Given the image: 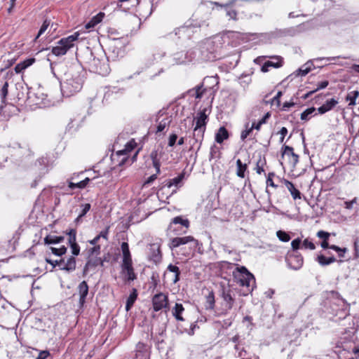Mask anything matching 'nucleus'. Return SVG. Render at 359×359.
Returning a JSON list of instances; mask_svg holds the SVG:
<instances>
[{
	"instance_id": "49530a36",
	"label": "nucleus",
	"mask_w": 359,
	"mask_h": 359,
	"mask_svg": "<svg viewBox=\"0 0 359 359\" xmlns=\"http://www.w3.org/2000/svg\"><path fill=\"white\" fill-rule=\"evenodd\" d=\"M302 248L313 250L316 249V245L313 243L306 238L302 242Z\"/></svg>"
},
{
	"instance_id": "dca6fc26",
	"label": "nucleus",
	"mask_w": 359,
	"mask_h": 359,
	"mask_svg": "<svg viewBox=\"0 0 359 359\" xmlns=\"http://www.w3.org/2000/svg\"><path fill=\"white\" fill-rule=\"evenodd\" d=\"M149 355V353L147 346L142 342L137 343L135 348L136 358L148 359Z\"/></svg>"
},
{
	"instance_id": "c03bdc74",
	"label": "nucleus",
	"mask_w": 359,
	"mask_h": 359,
	"mask_svg": "<svg viewBox=\"0 0 359 359\" xmlns=\"http://www.w3.org/2000/svg\"><path fill=\"white\" fill-rule=\"evenodd\" d=\"M8 83L6 81L1 89V97L3 102H5V99L8 95Z\"/></svg>"
},
{
	"instance_id": "393cba45",
	"label": "nucleus",
	"mask_w": 359,
	"mask_h": 359,
	"mask_svg": "<svg viewBox=\"0 0 359 359\" xmlns=\"http://www.w3.org/2000/svg\"><path fill=\"white\" fill-rule=\"evenodd\" d=\"M136 147V142L134 140H131L128 142H127V144L125 145V148L122 150L118 151L116 152V154L118 156L127 154L128 153L133 151Z\"/></svg>"
},
{
	"instance_id": "8fccbe9b",
	"label": "nucleus",
	"mask_w": 359,
	"mask_h": 359,
	"mask_svg": "<svg viewBox=\"0 0 359 359\" xmlns=\"http://www.w3.org/2000/svg\"><path fill=\"white\" fill-rule=\"evenodd\" d=\"M264 163H265L264 161H262L261 159H259L257 161V165H256V168H255L257 173L261 174L263 172H264V168H263Z\"/></svg>"
},
{
	"instance_id": "6ab92c4d",
	"label": "nucleus",
	"mask_w": 359,
	"mask_h": 359,
	"mask_svg": "<svg viewBox=\"0 0 359 359\" xmlns=\"http://www.w3.org/2000/svg\"><path fill=\"white\" fill-rule=\"evenodd\" d=\"M338 103V100L334 98L327 100L325 104L318 108V111L319 114H323L332 110Z\"/></svg>"
},
{
	"instance_id": "6e6d98bb",
	"label": "nucleus",
	"mask_w": 359,
	"mask_h": 359,
	"mask_svg": "<svg viewBox=\"0 0 359 359\" xmlns=\"http://www.w3.org/2000/svg\"><path fill=\"white\" fill-rule=\"evenodd\" d=\"M330 233L328 232H326L325 231H319L318 233H317V236L319 238H321L323 239V241L325 240H328L329 237H330Z\"/></svg>"
},
{
	"instance_id": "1a4fd4ad",
	"label": "nucleus",
	"mask_w": 359,
	"mask_h": 359,
	"mask_svg": "<svg viewBox=\"0 0 359 359\" xmlns=\"http://www.w3.org/2000/svg\"><path fill=\"white\" fill-rule=\"evenodd\" d=\"M28 99L34 104L41 106L45 104L44 100L46 99V95H45L40 88H37L36 90H29L27 93Z\"/></svg>"
},
{
	"instance_id": "a18cd8bd",
	"label": "nucleus",
	"mask_w": 359,
	"mask_h": 359,
	"mask_svg": "<svg viewBox=\"0 0 359 359\" xmlns=\"http://www.w3.org/2000/svg\"><path fill=\"white\" fill-rule=\"evenodd\" d=\"M302 243L301 238H297L291 242V247L293 252H296L300 248V245Z\"/></svg>"
},
{
	"instance_id": "7ed1b4c3",
	"label": "nucleus",
	"mask_w": 359,
	"mask_h": 359,
	"mask_svg": "<svg viewBox=\"0 0 359 359\" xmlns=\"http://www.w3.org/2000/svg\"><path fill=\"white\" fill-rule=\"evenodd\" d=\"M79 34L75 32L74 34L61 39L57 45L52 48V53L56 56H62L67 53V50L73 47L74 42L78 39Z\"/></svg>"
},
{
	"instance_id": "f704fd0d",
	"label": "nucleus",
	"mask_w": 359,
	"mask_h": 359,
	"mask_svg": "<svg viewBox=\"0 0 359 359\" xmlns=\"http://www.w3.org/2000/svg\"><path fill=\"white\" fill-rule=\"evenodd\" d=\"M358 95L359 92L357 90H353L346 95V100L350 102L349 105L354 106L356 104L355 101Z\"/></svg>"
},
{
	"instance_id": "3c124183",
	"label": "nucleus",
	"mask_w": 359,
	"mask_h": 359,
	"mask_svg": "<svg viewBox=\"0 0 359 359\" xmlns=\"http://www.w3.org/2000/svg\"><path fill=\"white\" fill-rule=\"evenodd\" d=\"M49 25H50V22L48 20H45L43 22V25H41V27L39 31L36 38H39L42 34H43L46 32V30L48 27Z\"/></svg>"
},
{
	"instance_id": "f3484780",
	"label": "nucleus",
	"mask_w": 359,
	"mask_h": 359,
	"mask_svg": "<svg viewBox=\"0 0 359 359\" xmlns=\"http://www.w3.org/2000/svg\"><path fill=\"white\" fill-rule=\"evenodd\" d=\"M121 250L123 253V264L122 266L132 264V258L130 252L129 250V245L128 243L123 242L121 243Z\"/></svg>"
},
{
	"instance_id": "09e8293b",
	"label": "nucleus",
	"mask_w": 359,
	"mask_h": 359,
	"mask_svg": "<svg viewBox=\"0 0 359 359\" xmlns=\"http://www.w3.org/2000/svg\"><path fill=\"white\" fill-rule=\"evenodd\" d=\"M275 176V174L273 172H269L268 174V177L266 179V185L267 187L270 186L272 187H277V185L274 184L273 181V177Z\"/></svg>"
},
{
	"instance_id": "e2e57ef3",
	"label": "nucleus",
	"mask_w": 359,
	"mask_h": 359,
	"mask_svg": "<svg viewBox=\"0 0 359 359\" xmlns=\"http://www.w3.org/2000/svg\"><path fill=\"white\" fill-rule=\"evenodd\" d=\"M109 226H107L106 229L103 231H102L97 236H100V238H104L105 240H107L108 239V233H109Z\"/></svg>"
},
{
	"instance_id": "c9c22d12",
	"label": "nucleus",
	"mask_w": 359,
	"mask_h": 359,
	"mask_svg": "<svg viewBox=\"0 0 359 359\" xmlns=\"http://www.w3.org/2000/svg\"><path fill=\"white\" fill-rule=\"evenodd\" d=\"M316 111L315 107H310L306 109L301 114V119L302 121H308L310 118L311 115Z\"/></svg>"
},
{
	"instance_id": "a211bd4d",
	"label": "nucleus",
	"mask_w": 359,
	"mask_h": 359,
	"mask_svg": "<svg viewBox=\"0 0 359 359\" xmlns=\"http://www.w3.org/2000/svg\"><path fill=\"white\" fill-rule=\"evenodd\" d=\"M208 115L206 114V109H203L197 114L196 117L194 118L195 127L205 128L207 124Z\"/></svg>"
},
{
	"instance_id": "69168bd1",
	"label": "nucleus",
	"mask_w": 359,
	"mask_h": 359,
	"mask_svg": "<svg viewBox=\"0 0 359 359\" xmlns=\"http://www.w3.org/2000/svg\"><path fill=\"white\" fill-rule=\"evenodd\" d=\"M34 62H35L34 58H29V59H27V60H24L23 62H22V63L23 64L24 67L26 69V68L29 67V66H31Z\"/></svg>"
},
{
	"instance_id": "4c0bfd02",
	"label": "nucleus",
	"mask_w": 359,
	"mask_h": 359,
	"mask_svg": "<svg viewBox=\"0 0 359 359\" xmlns=\"http://www.w3.org/2000/svg\"><path fill=\"white\" fill-rule=\"evenodd\" d=\"M215 296L212 292H210L206 297L207 309H212L215 306Z\"/></svg>"
},
{
	"instance_id": "a878e982",
	"label": "nucleus",
	"mask_w": 359,
	"mask_h": 359,
	"mask_svg": "<svg viewBox=\"0 0 359 359\" xmlns=\"http://www.w3.org/2000/svg\"><path fill=\"white\" fill-rule=\"evenodd\" d=\"M104 16V13H99L97 15H95L86 25V29H90L94 27L96 25L100 23Z\"/></svg>"
},
{
	"instance_id": "473e14b6",
	"label": "nucleus",
	"mask_w": 359,
	"mask_h": 359,
	"mask_svg": "<svg viewBox=\"0 0 359 359\" xmlns=\"http://www.w3.org/2000/svg\"><path fill=\"white\" fill-rule=\"evenodd\" d=\"M123 270L126 271L127 280L129 281L134 280L136 278V275L134 273L133 264L129 265L122 266Z\"/></svg>"
},
{
	"instance_id": "680f3d73",
	"label": "nucleus",
	"mask_w": 359,
	"mask_h": 359,
	"mask_svg": "<svg viewBox=\"0 0 359 359\" xmlns=\"http://www.w3.org/2000/svg\"><path fill=\"white\" fill-rule=\"evenodd\" d=\"M328 84L329 82L327 80L318 83L317 88L315 89L316 92L319 90L325 88L328 86Z\"/></svg>"
},
{
	"instance_id": "de8ad7c7",
	"label": "nucleus",
	"mask_w": 359,
	"mask_h": 359,
	"mask_svg": "<svg viewBox=\"0 0 359 359\" xmlns=\"http://www.w3.org/2000/svg\"><path fill=\"white\" fill-rule=\"evenodd\" d=\"M169 123L170 121L168 118L162 120L157 126V132H162Z\"/></svg>"
},
{
	"instance_id": "a19ab883",
	"label": "nucleus",
	"mask_w": 359,
	"mask_h": 359,
	"mask_svg": "<svg viewBox=\"0 0 359 359\" xmlns=\"http://www.w3.org/2000/svg\"><path fill=\"white\" fill-rule=\"evenodd\" d=\"M173 60L177 65L183 64L186 62L187 61L185 60V54H184L182 52L175 54L173 57Z\"/></svg>"
},
{
	"instance_id": "0e129e2a",
	"label": "nucleus",
	"mask_w": 359,
	"mask_h": 359,
	"mask_svg": "<svg viewBox=\"0 0 359 359\" xmlns=\"http://www.w3.org/2000/svg\"><path fill=\"white\" fill-rule=\"evenodd\" d=\"M236 12L231 8H229L226 10V15L229 17L230 19L235 20L236 17Z\"/></svg>"
},
{
	"instance_id": "9b49d317",
	"label": "nucleus",
	"mask_w": 359,
	"mask_h": 359,
	"mask_svg": "<svg viewBox=\"0 0 359 359\" xmlns=\"http://www.w3.org/2000/svg\"><path fill=\"white\" fill-rule=\"evenodd\" d=\"M282 157L283 158L284 156H287L289 158L290 163L293 168H294L299 162V156L294 153L293 148L290 146L284 145L282 147Z\"/></svg>"
},
{
	"instance_id": "5fc2aeb1",
	"label": "nucleus",
	"mask_w": 359,
	"mask_h": 359,
	"mask_svg": "<svg viewBox=\"0 0 359 359\" xmlns=\"http://www.w3.org/2000/svg\"><path fill=\"white\" fill-rule=\"evenodd\" d=\"M202 86H197L195 89V97L196 99H201L203 94V90H202Z\"/></svg>"
},
{
	"instance_id": "f03ea898",
	"label": "nucleus",
	"mask_w": 359,
	"mask_h": 359,
	"mask_svg": "<svg viewBox=\"0 0 359 359\" xmlns=\"http://www.w3.org/2000/svg\"><path fill=\"white\" fill-rule=\"evenodd\" d=\"M233 276L241 286L246 287L248 292L253 290L255 285V278L245 266H237L233 271Z\"/></svg>"
},
{
	"instance_id": "7c9ffc66",
	"label": "nucleus",
	"mask_w": 359,
	"mask_h": 359,
	"mask_svg": "<svg viewBox=\"0 0 359 359\" xmlns=\"http://www.w3.org/2000/svg\"><path fill=\"white\" fill-rule=\"evenodd\" d=\"M64 241L63 236H53V235H48L44 238V243L45 244L50 245V244H56L60 243Z\"/></svg>"
},
{
	"instance_id": "39448f33",
	"label": "nucleus",
	"mask_w": 359,
	"mask_h": 359,
	"mask_svg": "<svg viewBox=\"0 0 359 359\" xmlns=\"http://www.w3.org/2000/svg\"><path fill=\"white\" fill-rule=\"evenodd\" d=\"M189 244V250H194L198 245V241L191 236H187L184 237H175L171 239L169 244L171 250L178 248L182 245Z\"/></svg>"
},
{
	"instance_id": "f257e3e1",
	"label": "nucleus",
	"mask_w": 359,
	"mask_h": 359,
	"mask_svg": "<svg viewBox=\"0 0 359 359\" xmlns=\"http://www.w3.org/2000/svg\"><path fill=\"white\" fill-rule=\"evenodd\" d=\"M83 73L79 66H72L65 73L60 81L63 96L71 97L81 90L84 81Z\"/></svg>"
},
{
	"instance_id": "ea45409f",
	"label": "nucleus",
	"mask_w": 359,
	"mask_h": 359,
	"mask_svg": "<svg viewBox=\"0 0 359 359\" xmlns=\"http://www.w3.org/2000/svg\"><path fill=\"white\" fill-rule=\"evenodd\" d=\"M50 250L53 254H54L55 255H57V256H62L67 252V248L64 245L60 248L50 247Z\"/></svg>"
},
{
	"instance_id": "e433bc0d",
	"label": "nucleus",
	"mask_w": 359,
	"mask_h": 359,
	"mask_svg": "<svg viewBox=\"0 0 359 359\" xmlns=\"http://www.w3.org/2000/svg\"><path fill=\"white\" fill-rule=\"evenodd\" d=\"M69 236L68 243L69 245L76 243V231L75 229H70L67 233Z\"/></svg>"
},
{
	"instance_id": "b1692460",
	"label": "nucleus",
	"mask_w": 359,
	"mask_h": 359,
	"mask_svg": "<svg viewBox=\"0 0 359 359\" xmlns=\"http://www.w3.org/2000/svg\"><path fill=\"white\" fill-rule=\"evenodd\" d=\"M205 128L194 127L193 132V138L196 142H199L200 145L203 140Z\"/></svg>"
},
{
	"instance_id": "cd10ccee",
	"label": "nucleus",
	"mask_w": 359,
	"mask_h": 359,
	"mask_svg": "<svg viewBox=\"0 0 359 359\" xmlns=\"http://www.w3.org/2000/svg\"><path fill=\"white\" fill-rule=\"evenodd\" d=\"M236 175L238 177L241 178L245 177V172L248 168V165L246 163H243L241 159H238L236 161Z\"/></svg>"
},
{
	"instance_id": "c85d7f7f",
	"label": "nucleus",
	"mask_w": 359,
	"mask_h": 359,
	"mask_svg": "<svg viewBox=\"0 0 359 359\" xmlns=\"http://www.w3.org/2000/svg\"><path fill=\"white\" fill-rule=\"evenodd\" d=\"M168 271L173 273L172 280L174 283H176L180 280V271L178 266L172 264H169L168 266Z\"/></svg>"
},
{
	"instance_id": "aec40b11",
	"label": "nucleus",
	"mask_w": 359,
	"mask_h": 359,
	"mask_svg": "<svg viewBox=\"0 0 359 359\" xmlns=\"http://www.w3.org/2000/svg\"><path fill=\"white\" fill-rule=\"evenodd\" d=\"M75 180V176H73L71 177V180L68 181V187L71 189H84L90 182V179L88 177H86L83 180H81L80 182H74L72 180Z\"/></svg>"
},
{
	"instance_id": "052dcab7",
	"label": "nucleus",
	"mask_w": 359,
	"mask_h": 359,
	"mask_svg": "<svg viewBox=\"0 0 359 359\" xmlns=\"http://www.w3.org/2000/svg\"><path fill=\"white\" fill-rule=\"evenodd\" d=\"M177 140V135L176 134H172L169 137L168 146L173 147Z\"/></svg>"
},
{
	"instance_id": "412c9836",
	"label": "nucleus",
	"mask_w": 359,
	"mask_h": 359,
	"mask_svg": "<svg viewBox=\"0 0 359 359\" xmlns=\"http://www.w3.org/2000/svg\"><path fill=\"white\" fill-rule=\"evenodd\" d=\"M229 132L226 130V128L224 126L220 127L215 134V141L217 143L221 144L225 140H227L229 138Z\"/></svg>"
},
{
	"instance_id": "f8f14e48",
	"label": "nucleus",
	"mask_w": 359,
	"mask_h": 359,
	"mask_svg": "<svg viewBox=\"0 0 359 359\" xmlns=\"http://www.w3.org/2000/svg\"><path fill=\"white\" fill-rule=\"evenodd\" d=\"M231 292L232 291L230 289L222 288V297L224 302L226 311H229L233 308L235 302Z\"/></svg>"
},
{
	"instance_id": "4468645a",
	"label": "nucleus",
	"mask_w": 359,
	"mask_h": 359,
	"mask_svg": "<svg viewBox=\"0 0 359 359\" xmlns=\"http://www.w3.org/2000/svg\"><path fill=\"white\" fill-rule=\"evenodd\" d=\"M163 154V150H154L150 154V157L152 160L153 166L155 168L157 173H160L161 170V158Z\"/></svg>"
},
{
	"instance_id": "2f4dec72",
	"label": "nucleus",
	"mask_w": 359,
	"mask_h": 359,
	"mask_svg": "<svg viewBox=\"0 0 359 359\" xmlns=\"http://www.w3.org/2000/svg\"><path fill=\"white\" fill-rule=\"evenodd\" d=\"M137 297V290L133 289L130 296L128 297L126 305V310L129 311L135 303Z\"/></svg>"
},
{
	"instance_id": "72a5a7b5",
	"label": "nucleus",
	"mask_w": 359,
	"mask_h": 359,
	"mask_svg": "<svg viewBox=\"0 0 359 359\" xmlns=\"http://www.w3.org/2000/svg\"><path fill=\"white\" fill-rule=\"evenodd\" d=\"M184 175L185 174L183 172L180 173L178 176H177L176 177H174L173 179L170 180L167 182V186L168 187H171L172 186L177 187L184 180Z\"/></svg>"
},
{
	"instance_id": "603ef678",
	"label": "nucleus",
	"mask_w": 359,
	"mask_h": 359,
	"mask_svg": "<svg viewBox=\"0 0 359 359\" xmlns=\"http://www.w3.org/2000/svg\"><path fill=\"white\" fill-rule=\"evenodd\" d=\"M252 131V128H248V123L246 126V129L245 130H243L241 134V140H245Z\"/></svg>"
},
{
	"instance_id": "37998d69",
	"label": "nucleus",
	"mask_w": 359,
	"mask_h": 359,
	"mask_svg": "<svg viewBox=\"0 0 359 359\" xmlns=\"http://www.w3.org/2000/svg\"><path fill=\"white\" fill-rule=\"evenodd\" d=\"M330 249L332 250H334V251H336L337 252H338V255H339V257H344V255L345 253L347 252V249L346 248H341L335 245H332L330 247Z\"/></svg>"
},
{
	"instance_id": "79ce46f5",
	"label": "nucleus",
	"mask_w": 359,
	"mask_h": 359,
	"mask_svg": "<svg viewBox=\"0 0 359 359\" xmlns=\"http://www.w3.org/2000/svg\"><path fill=\"white\" fill-rule=\"evenodd\" d=\"M100 245H94L93 248L88 250V257H97L100 253Z\"/></svg>"
},
{
	"instance_id": "423d86ee",
	"label": "nucleus",
	"mask_w": 359,
	"mask_h": 359,
	"mask_svg": "<svg viewBox=\"0 0 359 359\" xmlns=\"http://www.w3.org/2000/svg\"><path fill=\"white\" fill-rule=\"evenodd\" d=\"M285 261L288 267L293 270L300 269L304 263L302 256L297 252H288L285 257Z\"/></svg>"
},
{
	"instance_id": "774afa93",
	"label": "nucleus",
	"mask_w": 359,
	"mask_h": 359,
	"mask_svg": "<svg viewBox=\"0 0 359 359\" xmlns=\"http://www.w3.org/2000/svg\"><path fill=\"white\" fill-rule=\"evenodd\" d=\"M49 355L50 353L48 351H41L39 353V355L36 358V359H46Z\"/></svg>"
},
{
	"instance_id": "9d476101",
	"label": "nucleus",
	"mask_w": 359,
	"mask_h": 359,
	"mask_svg": "<svg viewBox=\"0 0 359 359\" xmlns=\"http://www.w3.org/2000/svg\"><path fill=\"white\" fill-rule=\"evenodd\" d=\"M59 269L71 273L76 269V262L74 256H70L67 260L65 259H59Z\"/></svg>"
},
{
	"instance_id": "6e6552de",
	"label": "nucleus",
	"mask_w": 359,
	"mask_h": 359,
	"mask_svg": "<svg viewBox=\"0 0 359 359\" xmlns=\"http://www.w3.org/2000/svg\"><path fill=\"white\" fill-rule=\"evenodd\" d=\"M153 308L155 311H158L168 305V297L163 293L155 294L152 299Z\"/></svg>"
},
{
	"instance_id": "58836bf2",
	"label": "nucleus",
	"mask_w": 359,
	"mask_h": 359,
	"mask_svg": "<svg viewBox=\"0 0 359 359\" xmlns=\"http://www.w3.org/2000/svg\"><path fill=\"white\" fill-rule=\"evenodd\" d=\"M276 236L280 241L288 242L290 240V235L283 231L279 230L276 232Z\"/></svg>"
},
{
	"instance_id": "c756f323",
	"label": "nucleus",
	"mask_w": 359,
	"mask_h": 359,
	"mask_svg": "<svg viewBox=\"0 0 359 359\" xmlns=\"http://www.w3.org/2000/svg\"><path fill=\"white\" fill-rule=\"evenodd\" d=\"M278 60V62H273L271 61H267L266 62L262 67L261 70L263 72H267L269 71V67H274V68H278L282 66V61L279 57H277Z\"/></svg>"
},
{
	"instance_id": "4be33fe9",
	"label": "nucleus",
	"mask_w": 359,
	"mask_h": 359,
	"mask_svg": "<svg viewBox=\"0 0 359 359\" xmlns=\"http://www.w3.org/2000/svg\"><path fill=\"white\" fill-rule=\"evenodd\" d=\"M184 311V308L182 304L176 303L172 309V313L175 318L178 321H184V319L182 314Z\"/></svg>"
},
{
	"instance_id": "4d7b16f0",
	"label": "nucleus",
	"mask_w": 359,
	"mask_h": 359,
	"mask_svg": "<svg viewBox=\"0 0 359 359\" xmlns=\"http://www.w3.org/2000/svg\"><path fill=\"white\" fill-rule=\"evenodd\" d=\"M72 253L74 256H77L80 253V247L79 245L76 243L70 245Z\"/></svg>"
},
{
	"instance_id": "20e7f679",
	"label": "nucleus",
	"mask_w": 359,
	"mask_h": 359,
	"mask_svg": "<svg viewBox=\"0 0 359 359\" xmlns=\"http://www.w3.org/2000/svg\"><path fill=\"white\" fill-rule=\"evenodd\" d=\"M189 227V221L181 216L174 217L168 226V230L172 231L175 235L185 233Z\"/></svg>"
},
{
	"instance_id": "2eb2a0df",
	"label": "nucleus",
	"mask_w": 359,
	"mask_h": 359,
	"mask_svg": "<svg viewBox=\"0 0 359 359\" xmlns=\"http://www.w3.org/2000/svg\"><path fill=\"white\" fill-rule=\"evenodd\" d=\"M77 290L79 294V304L83 306L86 302V299L88 294V285L87 283L85 280L81 282L77 287Z\"/></svg>"
},
{
	"instance_id": "0eeeda50",
	"label": "nucleus",
	"mask_w": 359,
	"mask_h": 359,
	"mask_svg": "<svg viewBox=\"0 0 359 359\" xmlns=\"http://www.w3.org/2000/svg\"><path fill=\"white\" fill-rule=\"evenodd\" d=\"M201 27L199 23H196L194 25L191 22H188L185 25L177 28L175 30V34L179 36V38L182 39H190L193 33L195 32V29H198Z\"/></svg>"
},
{
	"instance_id": "338daca9",
	"label": "nucleus",
	"mask_w": 359,
	"mask_h": 359,
	"mask_svg": "<svg viewBox=\"0 0 359 359\" xmlns=\"http://www.w3.org/2000/svg\"><path fill=\"white\" fill-rule=\"evenodd\" d=\"M279 133L280 134V142L282 143L284 141L285 136L287 133V129L285 127H283L279 131Z\"/></svg>"
},
{
	"instance_id": "ddd939ff",
	"label": "nucleus",
	"mask_w": 359,
	"mask_h": 359,
	"mask_svg": "<svg viewBox=\"0 0 359 359\" xmlns=\"http://www.w3.org/2000/svg\"><path fill=\"white\" fill-rule=\"evenodd\" d=\"M104 260L101 257H88V261L83 268V273L86 274L88 271L95 268L97 266H103Z\"/></svg>"
},
{
	"instance_id": "bf43d9fd",
	"label": "nucleus",
	"mask_w": 359,
	"mask_h": 359,
	"mask_svg": "<svg viewBox=\"0 0 359 359\" xmlns=\"http://www.w3.org/2000/svg\"><path fill=\"white\" fill-rule=\"evenodd\" d=\"M305 66L306 65H304L299 69L298 75L304 76H306L310 72V67H305Z\"/></svg>"
},
{
	"instance_id": "bb28decb",
	"label": "nucleus",
	"mask_w": 359,
	"mask_h": 359,
	"mask_svg": "<svg viewBox=\"0 0 359 359\" xmlns=\"http://www.w3.org/2000/svg\"><path fill=\"white\" fill-rule=\"evenodd\" d=\"M316 261L319 263L320 266H327L332 263L336 262V259L334 257H326L323 255H318L316 257Z\"/></svg>"
},
{
	"instance_id": "5701e85b",
	"label": "nucleus",
	"mask_w": 359,
	"mask_h": 359,
	"mask_svg": "<svg viewBox=\"0 0 359 359\" xmlns=\"http://www.w3.org/2000/svg\"><path fill=\"white\" fill-rule=\"evenodd\" d=\"M285 184L287 188L288 191L290 192L294 200L300 199L301 198V193L300 191L294 187V185L291 182L285 180Z\"/></svg>"
},
{
	"instance_id": "864d4df0",
	"label": "nucleus",
	"mask_w": 359,
	"mask_h": 359,
	"mask_svg": "<svg viewBox=\"0 0 359 359\" xmlns=\"http://www.w3.org/2000/svg\"><path fill=\"white\" fill-rule=\"evenodd\" d=\"M82 210L81 212L79 214V217H83L86 215V213L90 210V203H86L81 205Z\"/></svg>"
},
{
	"instance_id": "13d9d810",
	"label": "nucleus",
	"mask_w": 359,
	"mask_h": 359,
	"mask_svg": "<svg viewBox=\"0 0 359 359\" xmlns=\"http://www.w3.org/2000/svg\"><path fill=\"white\" fill-rule=\"evenodd\" d=\"M97 72L99 74L107 75L109 72L108 65L103 64V67H100V69H97Z\"/></svg>"
}]
</instances>
